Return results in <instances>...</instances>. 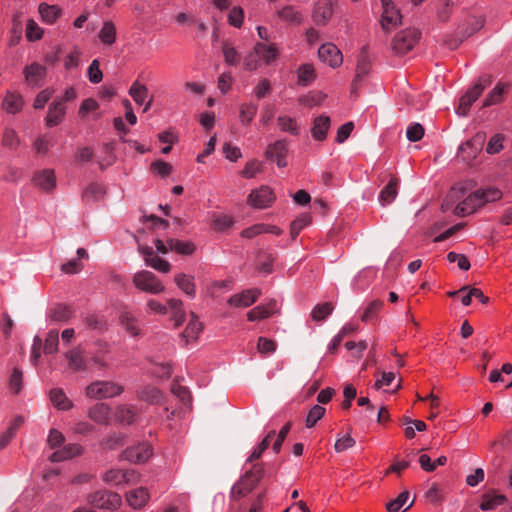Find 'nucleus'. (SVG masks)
Listing matches in <instances>:
<instances>
[{
    "mask_svg": "<svg viewBox=\"0 0 512 512\" xmlns=\"http://www.w3.org/2000/svg\"><path fill=\"white\" fill-rule=\"evenodd\" d=\"M264 475L262 466L256 464L232 486L230 499L237 501L248 495L259 483Z\"/></svg>",
    "mask_w": 512,
    "mask_h": 512,
    "instance_id": "f257e3e1",
    "label": "nucleus"
},
{
    "mask_svg": "<svg viewBox=\"0 0 512 512\" xmlns=\"http://www.w3.org/2000/svg\"><path fill=\"white\" fill-rule=\"evenodd\" d=\"M124 391L122 385L112 381H94L85 389V395L91 399H107L120 395Z\"/></svg>",
    "mask_w": 512,
    "mask_h": 512,
    "instance_id": "f03ea898",
    "label": "nucleus"
},
{
    "mask_svg": "<svg viewBox=\"0 0 512 512\" xmlns=\"http://www.w3.org/2000/svg\"><path fill=\"white\" fill-rule=\"evenodd\" d=\"M491 83L492 77L490 75L481 76L477 83L460 98L459 105L456 110L457 114L466 116L471 105L478 99L483 90L491 85Z\"/></svg>",
    "mask_w": 512,
    "mask_h": 512,
    "instance_id": "7ed1b4c3",
    "label": "nucleus"
},
{
    "mask_svg": "<svg viewBox=\"0 0 512 512\" xmlns=\"http://www.w3.org/2000/svg\"><path fill=\"white\" fill-rule=\"evenodd\" d=\"M421 33L415 28H409L397 33L393 40V50L398 55L408 53L419 41Z\"/></svg>",
    "mask_w": 512,
    "mask_h": 512,
    "instance_id": "20e7f679",
    "label": "nucleus"
},
{
    "mask_svg": "<svg viewBox=\"0 0 512 512\" xmlns=\"http://www.w3.org/2000/svg\"><path fill=\"white\" fill-rule=\"evenodd\" d=\"M133 284L141 291L159 294L165 290L161 281L150 271L142 270L134 274Z\"/></svg>",
    "mask_w": 512,
    "mask_h": 512,
    "instance_id": "39448f33",
    "label": "nucleus"
},
{
    "mask_svg": "<svg viewBox=\"0 0 512 512\" xmlns=\"http://www.w3.org/2000/svg\"><path fill=\"white\" fill-rule=\"evenodd\" d=\"M485 139V133H477L473 138L460 145L458 157L465 163H471L481 152Z\"/></svg>",
    "mask_w": 512,
    "mask_h": 512,
    "instance_id": "423d86ee",
    "label": "nucleus"
},
{
    "mask_svg": "<svg viewBox=\"0 0 512 512\" xmlns=\"http://www.w3.org/2000/svg\"><path fill=\"white\" fill-rule=\"evenodd\" d=\"M88 502L96 508L114 510L120 506L121 497L115 492L101 490L90 494Z\"/></svg>",
    "mask_w": 512,
    "mask_h": 512,
    "instance_id": "0eeeda50",
    "label": "nucleus"
},
{
    "mask_svg": "<svg viewBox=\"0 0 512 512\" xmlns=\"http://www.w3.org/2000/svg\"><path fill=\"white\" fill-rule=\"evenodd\" d=\"M274 200L273 191L268 186H262L259 189L253 190L248 196V203L257 209L269 207Z\"/></svg>",
    "mask_w": 512,
    "mask_h": 512,
    "instance_id": "6e6552de",
    "label": "nucleus"
},
{
    "mask_svg": "<svg viewBox=\"0 0 512 512\" xmlns=\"http://www.w3.org/2000/svg\"><path fill=\"white\" fill-rule=\"evenodd\" d=\"M371 62L366 52L362 51L357 60L355 77L351 84V94L356 95L364 78L369 74Z\"/></svg>",
    "mask_w": 512,
    "mask_h": 512,
    "instance_id": "1a4fd4ad",
    "label": "nucleus"
},
{
    "mask_svg": "<svg viewBox=\"0 0 512 512\" xmlns=\"http://www.w3.org/2000/svg\"><path fill=\"white\" fill-rule=\"evenodd\" d=\"M318 56L332 68L339 67L343 62L341 51L332 43L323 44L318 50Z\"/></svg>",
    "mask_w": 512,
    "mask_h": 512,
    "instance_id": "9d476101",
    "label": "nucleus"
},
{
    "mask_svg": "<svg viewBox=\"0 0 512 512\" xmlns=\"http://www.w3.org/2000/svg\"><path fill=\"white\" fill-rule=\"evenodd\" d=\"M152 455V448L148 443H140L136 446L127 448L122 457L132 463H144Z\"/></svg>",
    "mask_w": 512,
    "mask_h": 512,
    "instance_id": "9b49d317",
    "label": "nucleus"
},
{
    "mask_svg": "<svg viewBox=\"0 0 512 512\" xmlns=\"http://www.w3.org/2000/svg\"><path fill=\"white\" fill-rule=\"evenodd\" d=\"M481 206H483V201L481 199L480 191H475L455 206L454 213L457 216L464 217L475 212L477 208Z\"/></svg>",
    "mask_w": 512,
    "mask_h": 512,
    "instance_id": "f8f14e48",
    "label": "nucleus"
},
{
    "mask_svg": "<svg viewBox=\"0 0 512 512\" xmlns=\"http://www.w3.org/2000/svg\"><path fill=\"white\" fill-rule=\"evenodd\" d=\"M260 295L261 291L258 288L248 289L231 296L228 303L236 307H249L258 300Z\"/></svg>",
    "mask_w": 512,
    "mask_h": 512,
    "instance_id": "ddd939ff",
    "label": "nucleus"
},
{
    "mask_svg": "<svg viewBox=\"0 0 512 512\" xmlns=\"http://www.w3.org/2000/svg\"><path fill=\"white\" fill-rule=\"evenodd\" d=\"M25 81L31 86H40V81L46 76V68L39 63H32L23 70Z\"/></svg>",
    "mask_w": 512,
    "mask_h": 512,
    "instance_id": "4468645a",
    "label": "nucleus"
},
{
    "mask_svg": "<svg viewBox=\"0 0 512 512\" xmlns=\"http://www.w3.org/2000/svg\"><path fill=\"white\" fill-rule=\"evenodd\" d=\"M68 366L73 372H83L87 370V362L80 347L73 348L65 353Z\"/></svg>",
    "mask_w": 512,
    "mask_h": 512,
    "instance_id": "2eb2a0df",
    "label": "nucleus"
},
{
    "mask_svg": "<svg viewBox=\"0 0 512 512\" xmlns=\"http://www.w3.org/2000/svg\"><path fill=\"white\" fill-rule=\"evenodd\" d=\"M254 52L260 59L267 65L273 63L279 55L276 44H265L263 42H257L254 46Z\"/></svg>",
    "mask_w": 512,
    "mask_h": 512,
    "instance_id": "dca6fc26",
    "label": "nucleus"
},
{
    "mask_svg": "<svg viewBox=\"0 0 512 512\" xmlns=\"http://www.w3.org/2000/svg\"><path fill=\"white\" fill-rule=\"evenodd\" d=\"M149 500L148 490L139 487L126 493V501L133 509H141Z\"/></svg>",
    "mask_w": 512,
    "mask_h": 512,
    "instance_id": "f3484780",
    "label": "nucleus"
},
{
    "mask_svg": "<svg viewBox=\"0 0 512 512\" xmlns=\"http://www.w3.org/2000/svg\"><path fill=\"white\" fill-rule=\"evenodd\" d=\"M399 179L392 177L388 184L381 190L379 194V203L382 206L391 204L398 195Z\"/></svg>",
    "mask_w": 512,
    "mask_h": 512,
    "instance_id": "a211bd4d",
    "label": "nucleus"
},
{
    "mask_svg": "<svg viewBox=\"0 0 512 512\" xmlns=\"http://www.w3.org/2000/svg\"><path fill=\"white\" fill-rule=\"evenodd\" d=\"M506 501L507 497L503 494H497L495 491L487 492L482 496L479 508L482 511H491Z\"/></svg>",
    "mask_w": 512,
    "mask_h": 512,
    "instance_id": "6ab92c4d",
    "label": "nucleus"
},
{
    "mask_svg": "<svg viewBox=\"0 0 512 512\" xmlns=\"http://www.w3.org/2000/svg\"><path fill=\"white\" fill-rule=\"evenodd\" d=\"M66 113V108L62 102H53L48 109L47 116L45 118L46 125L48 127H54L60 124Z\"/></svg>",
    "mask_w": 512,
    "mask_h": 512,
    "instance_id": "aec40b11",
    "label": "nucleus"
},
{
    "mask_svg": "<svg viewBox=\"0 0 512 512\" xmlns=\"http://www.w3.org/2000/svg\"><path fill=\"white\" fill-rule=\"evenodd\" d=\"M34 181L41 189L50 192L56 185L55 173L52 169H44L35 174Z\"/></svg>",
    "mask_w": 512,
    "mask_h": 512,
    "instance_id": "412c9836",
    "label": "nucleus"
},
{
    "mask_svg": "<svg viewBox=\"0 0 512 512\" xmlns=\"http://www.w3.org/2000/svg\"><path fill=\"white\" fill-rule=\"evenodd\" d=\"M82 453V448L78 444H68L64 446L62 449H59L52 453L50 456V460L52 462H61L72 459L75 456H78Z\"/></svg>",
    "mask_w": 512,
    "mask_h": 512,
    "instance_id": "4be33fe9",
    "label": "nucleus"
},
{
    "mask_svg": "<svg viewBox=\"0 0 512 512\" xmlns=\"http://www.w3.org/2000/svg\"><path fill=\"white\" fill-rule=\"evenodd\" d=\"M88 416L98 424L107 425L110 417V407L105 403H97L89 409Z\"/></svg>",
    "mask_w": 512,
    "mask_h": 512,
    "instance_id": "5701e85b",
    "label": "nucleus"
},
{
    "mask_svg": "<svg viewBox=\"0 0 512 512\" xmlns=\"http://www.w3.org/2000/svg\"><path fill=\"white\" fill-rule=\"evenodd\" d=\"M329 127L330 118L328 116L320 115L316 117L311 129L313 138L317 141H323L326 138Z\"/></svg>",
    "mask_w": 512,
    "mask_h": 512,
    "instance_id": "b1692460",
    "label": "nucleus"
},
{
    "mask_svg": "<svg viewBox=\"0 0 512 512\" xmlns=\"http://www.w3.org/2000/svg\"><path fill=\"white\" fill-rule=\"evenodd\" d=\"M23 103V98L19 93L7 92L2 101V108L7 113L15 114L22 109Z\"/></svg>",
    "mask_w": 512,
    "mask_h": 512,
    "instance_id": "393cba45",
    "label": "nucleus"
},
{
    "mask_svg": "<svg viewBox=\"0 0 512 512\" xmlns=\"http://www.w3.org/2000/svg\"><path fill=\"white\" fill-rule=\"evenodd\" d=\"M174 281L179 289H181L189 297H195L196 286L194 277L185 273H179L175 276Z\"/></svg>",
    "mask_w": 512,
    "mask_h": 512,
    "instance_id": "a878e982",
    "label": "nucleus"
},
{
    "mask_svg": "<svg viewBox=\"0 0 512 512\" xmlns=\"http://www.w3.org/2000/svg\"><path fill=\"white\" fill-rule=\"evenodd\" d=\"M136 414L134 406L121 404L116 407L114 416L119 423L130 425L134 422Z\"/></svg>",
    "mask_w": 512,
    "mask_h": 512,
    "instance_id": "bb28decb",
    "label": "nucleus"
},
{
    "mask_svg": "<svg viewBox=\"0 0 512 512\" xmlns=\"http://www.w3.org/2000/svg\"><path fill=\"white\" fill-rule=\"evenodd\" d=\"M333 14L332 4L329 1L319 2L314 10V21L317 25H325Z\"/></svg>",
    "mask_w": 512,
    "mask_h": 512,
    "instance_id": "cd10ccee",
    "label": "nucleus"
},
{
    "mask_svg": "<svg viewBox=\"0 0 512 512\" xmlns=\"http://www.w3.org/2000/svg\"><path fill=\"white\" fill-rule=\"evenodd\" d=\"M119 320L120 324L131 336L137 337L140 335V328L137 325V319L131 312L123 310L120 313Z\"/></svg>",
    "mask_w": 512,
    "mask_h": 512,
    "instance_id": "c85d7f7f",
    "label": "nucleus"
},
{
    "mask_svg": "<svg viewBox=\"0 0 512 512\" xmlns=\"http://www.w3.org/2000/svg\"><path fill=\"white\" fill-rule=\"evenodd\" d=\"M137 396L140 400L157 404L162 399V394L159 389L154 386L146 385L137 390Z\"/></svg>",
    "mask_w": 512,
    "mask_h": 512,
    "instance_id": "c756f323",
    "label": "nucleus"
},
{
    "mask_svg": "<svg viewBox=\"0 0 512 512\" xmlns=\"http://www.w3.org/2000/svg\"><path fill=\"white\" fill-rule=\"evenodd\" d=\"M167 244L171 251H175L181 255H191L194 253L196 247L191 241H181L174 238L167 239Z\"/></svg>",
    "mask_w": 512,
    "mask_h": 512,
    "instance_id": "7c9ffc66",
    "label": "nucleus"
},
{
    "mask_svg": "<svg viewBox=\"0 0 512 512\" xmlns=\"http://www.w3.org/2000/svg\"><path fill=\"white\" fill-rule=\"evenodd\" d=\"M258 111V105L253 102L243 103L239 106V120L242 125H249Z\"/></svg>",
    "mask_w": 512,
    "mask_h": 512,
    "instance_id": "2f4dec72",
    "label": "nucleus"
},
{
    "mask_svg": "<svg viewBox=\"0 0 512 512\" xmlns=\"http://www.w3.org/2000/svg\"><path fill=\"white\" fill-rule=\"evenodd\" d=\"M277 125L283 132H288L291 135H299L300 128L295 118L287 116V115H280L277 117Z\"/></svg>",
    "mask_w": 512,
    "mask_h": 512,
    "instance_id": "473e14b6",
    "label": "nucleus"
},
{
    "mask_svg": "<svg viewBox=\"0 0 512 512\" xmlns=\"http://www.w3.org/2000/svg\"><path fill=\"white\" fill-rule=\"evenodd\" d=\"M50 400L55 407L61 410H69L72 407V402L60 388H54L50 391Z\"/></svg>",
    "mask_w": 512,
    "mask_h": 512,
    "instance_id": "72a5a7b5",
    "label": "nucleus"
},
{
    "mask_svg": "<svg viewBox=\"0 0 512 512\" xmlns=\"http://www.w3.org/2000/svg\"><path fill=\"white\" fill-rule=\"evenodd\" d=\"M49 317L53 322H67L72 317L70 307L58 304L50 309Z\"/></svg>",
    "mask_w": 512,
    "mask_h": 512,
    "instance_id": "f704fd0d",
    "label": "nucleus"
},
{
    "mask_svg": "<svg viewBox=\"0 0 512 512\" xmlns=\"http://www.w3.org/2000/svg\"><path fill=\"white\" fill-rule=\"evenodd\" d=\"M39 13L47 24H53L60 16L61 9L55 5L42 3L39 5Z\"/></svg>",
    "mask_w": 512,
    "mask_h": 512,
    "instance_id": "c9c22d12",
    "label": "nucleus"
},
{
    "mask_svg": "<svg viewBox=\"0 0 512 512\" xmlns=\"http://www.w3.org/2000/svg\"><path fill=\"white\" fill-rule=\"evenodd\" d=\"M99 39L105 45H112L116 40V27L112 21H105L99 32Z\"/></svg>",
    "mask_w": 512,
    "mask_h": 512,
    "instance_id": "e433bc0d",
    "label": "nucleus"
},
{
    "mask_svg": "<svg viewBox=\"0 0 512 512\" xmlns=\"http://www.w3.org/2000/svg\"><path fill=\"white\" fill-rule=\"evenodd\" d=\"M401 19V15L399 11L395 10L394 7L386 8V11H383L381 25L383 29L389 30L391 27L396 26Z\"/></svg>",
    "mask_w": 512,
    "mask_h": 512,
    "instance_id": "4c0bfd02",
    "label": "nucleus"
},
{
    "mask_svg": "<svg viewBox=\"0 0 512 512\" xmlns=\"http://www.w3.org/2000/svg\"><path fill=\"white\" fill-rule=\"evenodd\" d=\"M182 301L179 299H169L168 306L172 312V320L176 327H179L185 319V312L182 309Z\"/></svg>",
    "mask_w": 512,
    "mask_h": 512,
    "instance_id": "58836bf2",
    "label": "nucleus"
},
{
    "mask_svg": "<svg viewBox=\"0 0 512 512\" xmlns=\"http://www.w3.org/2000/svg\"><path fill=\"white\" fill-rule=\"evenodd\" d=\"M129 95L137 104L142 105L145 103V99L148 96V89L144 84H141L139 81H134L131 87L129 88Z\"/></svg>",
    "mask_w": 512,
    "mask_h": 512,
    "instance_id": "ea45409f",
    "label": "nucleus"
},
{
    "mask_svg": "<svg viewBox=\"0 0 512 512\" xmlns=\"http://www.w3.org/2000/svg\"><path fill=\"white\" fill-rule=\"evenodd\" d=\"M382 306H383V301H381L379 299L372 300L365 307L364 312L361 316V320L363 322L373 321L376 318L378 312L381 310Z\"/></svg>",
    "mask_w": 512,
    "mask_h": 512,
    "instance_id": "a19ab883",
    "label": "nucleus"
},
{
    "mask_svg": "<svg viewBox=\"0 0 512 512\" xmlns=\"http://www.w3.org/2000/svg\"><path fill=\"white\" fill-rule=\"evenodd\" d=\"M315 79V70L311 64H304L298 69V84L307 86Z\"/></svg>",
    "mask_w": 512,
    "mask_h": 512,
    "instance_id": "79ce46f5",
    "label": "nucleus"
},
{
    "mask_svg": "<svg viewBox=\"0 0 512 512\" xmlns=\"http://www.w3.org/2000/svg\"><path fill=\"white\" fill-rule=\"evenodd\" d=\"M507 86L503 83H498L492 91L489 93L487 98L483 102L484 107H488L501 102L503 94L506 91Z\"/></svg>",
    "mask_w": 512,
    "mask_h": 512,
    "instance_id": "37998d69",
    "label": "nucleus"
},
{
    "mask_svg": "<svg viewBox=\"0 0 512 512\" xmlns=\"http://www.w3.org/2000/svg\"><path fill=\"white\" fill-rule=\"evenodd\" d=\"M278 17L283 21L300 24L302 21L301 15L292 6H286L278 12Z\"/></svg>",
    "mask_w": 512,
    "mask_h": 512,
    "instance_id": "c03bdc74",
    "label": "nucleus"
},
{
    "mask_svg": "<svg viewBox=\"0 0 512 512\" xmlns=\"http://www.w3.org/2000/svg\"><path fill=\"white\" fill-rule=\"evenodd\" d=\"M287 143L284 140H277L273 144H270L266 150V156L274 159L280 156H286Z\"/></svg>",
    "mask_w": 512,
    "mask_h": 512,
    "instance_id": "a18cd8bd",
    "label": "nucleus"
},
{
    "mask_svg": "<svg viewBox=\"0 0 512 512\" xmlns=\"http://www.w3.org/2000/svg\"><path fill=\"white\" fill-rule=\"evenodd\" d=\"M59 344L58 330H50L45 339L43 351L45 354H53L57 351Z\"/></svg>",
    "mask_w": 512,
    "mask_h": 512,
    "instance_id": "49530a36",
    "label": "nucleus"
},
{
    "mask_svg": "<svg viewBox=\"0 0 512 512\" xmlns=\"http://www.w3.org/2000/svg\"><path fill=\"white\" fill-rule=\"evenodd\" d=\"M325 408L320 406V405H314L307 417H306V421H305V424H306V427L307 428H312L313 426H315V424L323 418V416L325 415Z\"/></svg>",
    "mask_w": 512,
    "mask_h": 512,
    "instance_id": "de8ad7c7",
    "label": "nucleus"
},
{
    "mask_svg": "<svg viewBox=\"0 0 512 512\" xmlns=\"http://www.w3.org/2000/svg\"><path fill=\"white\" fill-rule=\"evenodd\" d=\"M333 311V305L329 302L319 304L314 307L311 312L312 319L315 321H322L329 316Z\"/></svg>",
    "mask_w": 512,
    "mask_h": 512,
    "instance_id": "09e8293b",
    "label": "nucleus"
},
{
    "mask_svg": "<svg viewBox=\"0 0 512 512\" xmlns=\"http://www.w3.org/2000/svg\"><path fill=\"white\" fill-rule=\"evenodd\" d=\"M453 2L450 0H439V5L437 7V19L440 22L448 21L453 8Z\"/></svg>",
    "mask_w": 512,
    "mask_h": 512,
    "instance_id": "8fccbe9b",
    "label": "nucleus"
},
{
    "mask_svg": "<svg viewBox=\"0 0 512 512\" xmlns=\"http://www.w3.org/2000/svg\"><path fill=\"white\" fill-rule=\"evenodd\" d=\"M201 330V323L198 322L194 315H192V319L190 320L188 326L182 333V336L186 338V341L188 342L190 339H196L197 335L201 332Z\"/></svg>",
    "mask_w": 512,
    "mask_h": 512,
    "instance_id": "3c124183",
    "label": "nucleus"
},
{
    "mask_svg": "<svg viewBox=\"0 0 512 512\" xmlns=\"http://www.w3.org/2000/svg\"><path fill=\"white\" fill-rule=\"evenodd\" d=\"M87 76L91 83L97 84L102 81L103 73L100 70V63L98 59H94L89 65Z\"/></svg>",
    "mask_w": 512,
    "mask_h": 512,
    "instance_id": "603ef678",
    "label": "nucleus"
},
{
    "mask_svg": "<svg viewBox=\"0 0 512 512\" xmlns=\"http://www.w3.org/2000/svg\"><path fill=\"white\" fill-rule=\"evenodd\" d=\"M146 264L153 269L162 272L167 273L171 269V265L168 261L158 257L157 255H154L153 257H150Z\"/></svg>",
    "mask_w": 512,
    "mask_h": 512,
    "instance_id": "864d4df0",
    "label": "nucleus"
},
{
    "mask_svg": "<svg viewBox=\"0 0 512 512\" xmlns=\"http://www.w3.org/2000/svg\"><path fill=\"white\" fill-rule=\"evenodd\" d=\"M310 222V217L308 215H302L299 218L295 219L290 226V234L292 239H295L301 230L307 226Z\"/></svg>",
    "mask_w": 512,
    "mask_h": 512,
    "instance_id": "5fc2aeb1",
    "label": "nucleus"
},
{
    "mask_svg": "<svg viewBox=\"0 0 512 512\" xmlns=\"http://www.w3.org/2000/svg\"><path fill=\"white\" fill-rule=\"evenodd\" d=\"M409 498V492L403 491L396 499L391 500L386 504V508L389 512H398Z\"/></svg>",
    "mask_w": 512,
    "mask_h": 512,
    "instance_id": "6e6d98bb",
    "label": "nucleus"
},
{
    "mask_svg": "<svg viewBox=\"0 0 512 512\" xmlns=\"http://www.w3.org/2000/svg\"><path fill=\"white\" fill-rule=\"evenodd\" d=\"M424 135V127L420 123H412L408 126L406 136L409 141L417 142L422 139Z\"/></svg>",
    "mask_w": 512,
    "mask_h": 512,
    "instance_id": "4d7b16f0",
    "label": "nucleus"
},
{
    "mask_svg": "<svg viewBox=\"0 0 512 512\" xmlns=\"http://www.w3.org/2000/svg\"><path fill=\"white\" fill-rule=\"evenodd\" d=\"M151 171L161 177L168 176L172 171V165L163 160H156L151 164Z\"/></svg>",
    "mask_w": 512,
    "mask_h": 512,
    "instance_id": "13d9d810",
    "label": "nucleus"
},
{
    "mask_svg": "<svg viewBox=\"0 0 512 512\" xmlns=\"http://www.w3.org/2000/svg\"><path fill=\"white\" fill-rule=\"evenodd\" d=\"M20 140H19V137L17 136L16 132L12 129H6L4 132H3V136H2V144L10 149H15L18 144H19Z\"/></svg>",
    "mask_w": 512,
    "mask_h": 512,
    "instance_id": "bf43d9fd",
    "label": "nucleus"
},
{
    "mask_svg": "<svg viewBox=\"0 0 512 512\" xmlns=\"http://www.w3.org/2000/svg\"><path fill=\"white\" fill-rule=\"evenodd\" d=\"M223 54L225 62L229 65H235L239 62V54L234 47L229 45L227 42L223 43Z\"/></svg>",
    "mask_w": 512,
    "mask_h": 512,
    "instance_id": "052dcab7",
    "label": "nucleus"
},
{
    "mask_svg": "<svg viewBox=\"0 0 512 512\" xmlns=\"http://www.w3.org/2000/svg\"><path fill=\"white\" fill-rule=\"evenodd\" d=\"M276 343L275 341L265 338V337H259L258 343H257V350L261 354H271L275 352L276 350Z\"/></svg>",
    "mask_w": 512,
    "mask_h": 512,
    "instance_id": "680f3d73",
    "label": "nucleus"
},
{
    "mask_svg": "<svg viewBox=\"0 0 512 512\" xmlns=\"http://www.w3.org/2000/svg\"><path fill=\"white\" fill-rule=\"evenodd\" d=\"M504 136L501 134L494 135L488 142L486 152L488 154L499 153L503 148Z\"/></svg>",
    "mask_w": 512,
    "mask_h": 512,
    "instance_id": "e2e57ef3",
    "label": "nucleus"
},
{
    "mask_svg": "<svg viewBox=\"0 0 512 512\" xmlns=\"http://www.w3.org/2000/svg\"><path fill=\"white\" fill-rule=\"evenodd\" d=\"M270 317V312L265 308L264 305H258L247 314L249 321H257Z\"/></svg>",
    "mask_w": 512,
    "mask_h": 512,
    "instance_id": "0e129e2a",
    "label": "nucleus"
},
{
    "mask_svg": "<svg viewBox=\"0 0 512 512\" xmlns=\"http://www.w3.org/2000/svg\"><path fill=\"white\" fill-rule=\"evenodd\" d=\"M462 196V191L459 189L452 188L444 199L441 207L443 211L451 209L456 201Z\"/></svg>",
    "mask_w": 512,
    "mask_h": 512,
    "instance_id": "69168bd1",
    "label": "nucleus"
},
{
    "mask_svg": "<svg viewBox=\"0 0 512 512\" xmlns=\"http://www.w3.org/2000/svg\"><path fill=\"white\" fill-rule=\"evenodd\" d=\"M22 380L23 373L18 368H14L10 377L9 385L10 389L14 391V393H19L22 389Z\"/></svg>",
    "mask_w": 512,
    "mask_h": 512,
    "instance_id": "338daca9",
    "label": "nucleus"
},
{
    "mask_svg": "<svg viewBox=\"0 0 512 512\" xmlns=\"http://www.w3.org/2000/svg\"><path fill=\"white\" fill-rule=\"evenodd\" d=\"M26 37L30 41L38 40V39H40L42 37V30H41V28L33 20H29L27 22Z\"/></svg>",
    "mask_w": 512,
    "mask_h": 512,
    "instance_id": "774afa93",
    "label": "nucleus"
}]
</instances>
